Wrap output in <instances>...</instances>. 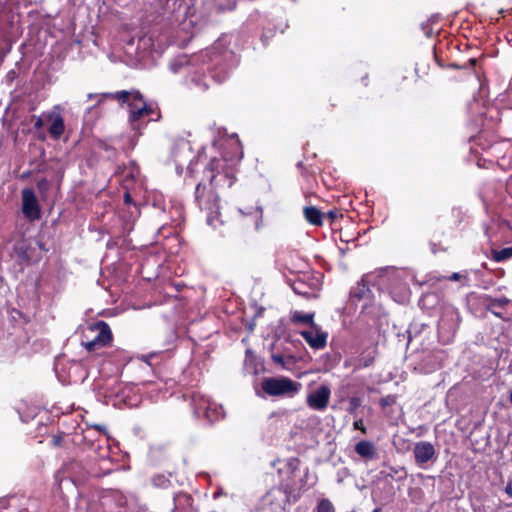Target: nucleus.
Here are the masks:
<instances>
[{
    "mask_svg": "<svg viewBox=\"0 0 512 512\" xmlns=\"http://www.w3.org/2000/svg\"><path fill=\"white\" fill-rule=\"evenodd\" d=\"M202 62V73L195 71L191 77V83L201 91L209 88L208 78L215 83H223L233 68L234 54L231 51H217L216 48L202 53L198 58Z\"/></svg>",
    "mask_w": 512,
    "mask_h": 512,
    "instance_id": "nucleus-1",
    "label": "nucleus"
},
{
    "mask_svg": "<svg viewBox=\"0 0 512 512\" xmlns=\"http://www.w3.org/2000/svg\"><path fill=\"white\" fill-rule=\"evenodd\" d=\"M305 492L304 485L296 487V483L288 478L282 479L277 487L266 492L261 499V508L267 512H286Z\"/></svg>",
    "mask_w": 512,
    "mask_h": 512,
    "instance_id": "nucleus-2",
    "label": "nucleus"
},
{
    "mask_svg": "<svg viewBox=\"0 0 512 512\" xmlns=\"http://www.w3.org/2000/svg\"><path fill=\"white\" fill-rule=\"evenodd\" d=\"M111 99L128 104L130 109L129 120L135 129L140 128L141 121L147 117H149V120H158L160 118L158 108L152 104H147L143 95L137 90L117 91L111 94Z\"/></svg>",
    "mask_w": 512,
    "mask_h": 512,
    "instance_id": "nucleus-3",
    "label": "nucleus"
},
{
    "mask_svg": "<svg viewBox=\"0 0 512 512\" xmlns=\"http://www.w3.org/2000/svg\"><path fill=\"white\" fill-rule=\"evenodd\" d=\"M194 198L197 206L207 213V224L213 228L223 224L220 218L219 196L214 189L207 188L203 181H200L195 187Z\"/></svg>",
    "mask_w": 512,
    "mask_h": 512,
    "instance_id": "nucleus-4",
    "label": "nucleus"
},
{
    "mask_svg": "<svg viewBox=\"0 0 512 512\" xmlns=\"http://www.w3.org/2000/svg\"><path fill=\"white\" fill-rule=\"evenodd\" d=\"M230 151L223 152L221 158L210 160L204 170V178L210 179L212 174H221V170H226L236 166L243 157V151L238 138H231L228 142Z\"/></svg>",
    "mask_w": 512,
    "mask_h": 512,
    "instance_id": "nucleus-5",
    "label": "nucleus"
},
{
    "mask_svg": "<svg viewBox=\"0 0 512 512\" xmlns=\"http://www.w3.org/2000/svg\"><path fill=\"white\" fill-rule=\"evenodd\" d=\"M112 339V331L109 325L104 321H98L90 325L83 333L81 344L87 351L96 352L110 345Z\"/></svg>",
    "mask_w": 512,
    "mask_h": 512,
    "instance_id": "nucleus-6",
    "label": "nucleus"
},
{
    "mask_svg": "<svg viewBox=\"0 0 512 512\" xmlns=\"http://www.w3.org/2000/svg\"><path fill=\"white\" fill-rule=\"evenodd\" d=\"M261 388L269 396L293 397L298 394L302 385L288 377H269L263 379Z\"/></svg>",
    "mask_w": 512,
    "mask_h": 512,
    "instance_id": "nucleus-7",
    "label": "nucleus"
},
{
    "mask_svg": "<svg viewBox=\"0 0 512 512\" xmlns=\"http://www.w3.org/2000/svg\"><path fill=\"white\" fill-rule=\"evenodd\" d=\"M403 271L394 268H385L379 271V285L387 284L391 293L394 291L405 292L408 290V285L403 279Z\"/></svg>",
    "mask_w": 512,
    "mask_h": 512,
    "instance_id": "nucleus-8",
    "label": "nucleus"
},
{
    "mask_svg": "<svg viewBox=\"0 0 512 512\" xmlns=\"http://www.w3.org/2000/svg\"><path fill=\"white\" fill-rule=\"evenodd\" d=\"M461 322L458 310L454 307H446L438 323L439 334H446L447 337L454 336Z\"/></svg>",
    "mask_w": 512,
    "mask_h": 512,
    "instance_id": "nucleus-9",
    "label": "nucleus"
},
{
    "mask_svg": "<svg viewBox=\"0 0 512 512\" xmlns=\"http://www.w3.org/2000/svg\"><path fill=\"white\" fill-rule=\"evenodd\" d=\"M290 286L296 294L310 299L315 297V292L319 289L320 283L318 278L304 274L302 277L295 279Z\"/></svg>",
    "mask_w": 512,
    "mask_h": 512,
    "instance_id": "nucleus-10",
    "label": "nucleus"
},
{
    "mask_svg": "<svg viewBox=\"0 0 512 512\" xmlns=\"http://www.w3.org/2000/svg\"><path fill=\"white\" fill-rule=\"evenodd\" d=\"M22 213L29 221L38 220L41 210L35 192L26 188L22 191Z\"/></svg>",
    "mask_w": 512,
    "mask_h": 512,
    "instance_id": "nucleus-11",
    "label": "nucleus"
},
{
    "mask_svg": "<svg viewBox=\"0 0 512 512\" xmlns=\"http://www.w3.org/2000/svg\"><path fill=\"white\" fill-rule=\"evenodd\" d=\"M413 455L415 463L421 468H426L428 462H435L437 460V452L434 445L427 441L417 442L413 448Z\"/></svg>",
    "mask_w": 512,
    "mask_h": 512,
    "instance_id": "nucleus-12",
    "label": "nucleus"
},
{
    "mask_svg": "<svg viewBox=\"0 0 512 512\" xmlns=\"http://www.w3.org/2000/svg\"><path fill=\"white\" fill-rule=\"evenodd\" d=\"M330 395V388L326 385H321L315 391L308 394L306 403L313 410L324 411L329 404Z\"/></svg>",
    "mask_w": 512,
    "mask_h": 512,
    "instance_id": "nucleus-13",
    "label": "nucleus"
},
{
    "mask_svg": "<svg viewBox=\"0 0 512 512\" xmlns=\"http://www.w3.org/2000/svg\"><path fill=\"white\" fill-rule=\"evenodd\" d=\"M44 117L49 124L48 132L54 140L61 138L65 131L64 118L59 112V107L56 106L53 111L44 113Z\"/></svg>",
    "mask_w": 512,
    "mask_h": 512,
    "instance_id": "nucleus-14",
    "label": "nucleus"
},
{
    "mask_svg": "<svg viewBox=\"0 0 512 512\" xmlns=\"http://www.w3.org/2000/svg\"><path fill=\"white\" fill-rule=\"evenodd\" d=\"M236 166L221 170V174H212L210 179H207L212 189L230 188L235 182Z\"/></svg>",
    "mask_w": 512,
    "mask_h": 512,
    "instance_id": "nucleus-15",
    "label": "nucleus"
},
{
    "mask_svg": "<svg viewBox=\"0 0 512 512\" xmlns=\"http://www.w3.org/2000/svg\"><path fill=\"white\" fill-rule=\"evenodd\" d=\"M302 337L313 349H323L327 343V333L319 330L316 325L301 332Z\"/></svg>",
    "mask_w": 512,
    "mask_h": 512,
    "instance_id": "nucleus-16",
    "label": "nucleus"
},
{
    "mask_svg": "<svg viewBox=\"0 0 512 512\" xmlns=\"http://www.w3.org/2000/svg\"><path fill=\"white\" fill-rule=\"evenodd\" d=\"M354 451L365 462L378 459L377 447L369 440H360L355 444Z\"/></svg>",
    "mask_w": 512,
    "mask_h": 512,
    "instance_id": "nucleus-17",
    "label": "nucleus"
},
{
    "mask_svg": "<svg viewBox=\"0 0 512 512\" xmlns=\"http://www.w3.org/2000/svg\"><path fill=\"white\" fill-rule=\"evenodd\" d=\"M172 512H198L193 505V498L187 493H179L174 497Z\"/></svg>",
    "mask_w": 512,
    "mask_h": 512,
    "instance_id": "nucleus-18",
    "label": "nucleus"
},
{
    "mask_svg": "<svg viewBox=\"0 0 512 512\" xmlns=\"http://www.w3.org/2000/svg\"><path fill=\"white\" fill-rule=\"evenodd\" d=\"M190 398L194 415L197 418H201L202 413L207 409L212 401L198 391L192 392Z\"/></svg>",
    "mask_w": 512,
    "mask_h": 512,
    "instance_id": "nucleus-19",
    "label": "nucleus"
},
{
    "mask_svg": "<svg viewBox=\"0 0 512 512\" xmlns=\"http://www.w3.org/2000/svg\"><path fill=\"white\" fill-rule=\"evenodd\" d=\"M33 251L34 250L30 243L25 239L17 241L14 245L15 254L20 260L24 262H30L32 260Z\"/></svg>",
    "mask_w": 512,
    "mask_h": 512,
    "instance_id": "nucleus-20",
    "label": "nucleus"
},
{
    "mask_svg": "<svg viewBox=\"0 0 512 512\" xmlns=\"http://www.w3.org/2000/svg\"><path fill=\"white\" fill-rule=\"evenodd\" d=\"M350 295L357 300L369 299L371 297V290L368 287L366 278H362V280L351 289Z\"/></svg>",
    "mask_w": 512,
    "mask_h": 512,
    "instance_id": "nucleus-21",
    "label": "nucleus"
},
{
    "mask_svg": "<svg viewBox=\"0 0 512 512\" xmlns=\"http://www.w3.org/2000/svg\"><path fill=\"white\" fill-rule=\"evenodd\" d=\"M107 434L106 428L103 426L95 425L87 427L83 431V439L93 445V442L98 439V437H105Z\"/></svg>",
    "mask_w": 512,
    "mask_h": 512,
    "instance_id": "nucleus-22",
    "label": "nucleus"
},
{
    "mask_svg": "<svg viewBox=\"0 0 512 512\" xmlns=\"http://www.w3.org/2000/svg\"><path fill=\"white\" fill-rule=\"evenodd\" d=\"M222 417L223 408L214 402H211L207 409H205V411L201 415V418L207 420L210 423L218 421Z\"/></svg>",
    "mask_w": 512,
    "mask_h": 512,
    "instance_id": "nucleus-23",
    "label": "nucleus"
},
{
    "mask_svg": "<svg viewBox=\"0 0 512 512\" xmlns=\"http://www.w3.org/2000/svg\"><path fill=\"white\" fill-rule=\"evenodd\" d=\"M162 6L164 12L169 14L180 13L183 6L186 5L185 0H157Z\"/></svg>",
    "mask_w": 512,
    "mask_h": 512,
    "instance_id": "nucleus-24",
    "label": "nucleus"
},
{
    "mask_svg": "<svg viewBox=\"0 0 512 512\" xmlns=\"http://www.w3.org/2000/svg\"><path fill=\"white\" fill-rule=\"evenodd\" d=\"M305 219L312 225L320 226L322 225L323 215L319 209L316 207L310 206L305 207L303 210Z\"/></svg>",
    "mask_w": 512,
    "mask_h": 512,
    "instance_id": "nucleus-25",
    "label": "nucleus"
},
{
    "mask_svg": "<svg viewBox=\"0 0 512 512\" xmlns=\"http://www.w3.org/2000/svg\"><path fill=\"white\" fill-rule=\"evenodd\" d=\"M375 359V350L364 351L355 361V370L369 367Z\"/></svg>",
    "mask_w": 512,
    "mask_h": 512,
    "instance_id": "nucleus-26",
    "label": "nucleus"
},
{
    "mask_svg": "<svg viewBox=\"0 0 512 512\" xmlns=\"http://www.w3.org/2000/svg\"><path fill=\"white\" fill-rule=\"evenodd\" d=\"M294 255L290 253L288 257H285L284 264L285 267L292 273L300 272L301 270L307 267V263L303 261L301 258H297V263H293Z\"/></svg>",
    "mask_w": 512,
    "mask_h": 512,
    "instance_id": "nucleus-27",
    "label": "nucleus"
},
{
    "mask_svg": "<svg viewBox=\"0 0 512 512\" xmlns=\"http://www.w3.org/2000/svg\"><path fill=\"white\" fill-rule=\"evenodd\" d=\"M300 460L298 458L292 457L287 459L285 463V471L288 474L287 478L292 479L295 483V473L299 470Z\"/></svg>",
    "mask_w": 512,
    "mask_h": 512,
    "instance_id": "nucleus-28",
    "label": "nucleus"
},
{
    "mask_svg": "<svg viewBox=\"0 0 512 512\" xmlns=\"http://www.w3.org/2000/svg\"><path fill=\"white\" fill-rule=\"evenodd\" d=\"M313 317H314V314L295 311L291 316V320L293 323H296V324H298V323L310 324L311 327H313V326H315V324L313 322Z\"/></svg>",
    "mask_w": 512,
    "mask_h": 512,
    "instance_id": "nucleus-29",
    "label": "nucleus"
},
{
    "mask_svg": "<svg viewBox=\"0 0 512 512\" xmlns=\"http://www.w3.org/2000/svg\"><path fill=\"white\" fill-rule=\"evenodd\" d=\"M313 512H336V509L329 499L322 498L317 502Z\"/></svg>",
    "mask_w": 512,
    "mask_h": 512,
    "instance_id": "nucleus-30",
    "label": "nucleus"
},
{
    "mask_svg": "<svg viewBox=\"0 0 512 512\" xmlns=\"http://www.w3.org/2000/svg\"><path fill=\"white\" fill-rule=\"evenodd\" d=\"M152 484L158 488H167L170 485V479L164 474H156L151 479Z\"/></svg>",
    "mask_w": 512,
    "mask_h": 512,
    "instance_id": "nucleus-31",
    "label": "nucleus"
},
{
    "mask_svg": "<svg viewBox=\"0 0 512 512\" xmlns=\"http://www.w3.org/2000/svg\"><path fill=\"white\" fill-rule=\"evenodd\" d=\"M271 358L275 364L281 366L282 368H286L287 364L292 362L291 357L288 358L289 361H286L285 356L279 353H272Z\"/></svg>",
    "mask_w": 512,
    "mask_h": 512,
    "instance_id": "nucleus-32",
    "label": "nucleus"
},
{
    "mask_svg": "<svg viewBox=\"0 0 512 512\" xmlns=\"http://www.w3.org/2000/svg\"><path fill=\"white\" fill-rule=\"evenodd\" d=\"M187 63V57L186 56H179L177 58H175L171 64H170V68L173 72L177 73L180 68Z\"/></svg>",
    "mask_w": 512,
    "mask_h": 512,
    "instance_id": "nucleus-33",
    "label": "nucleus"
},
{
    "mask_svg": "<svg viewBox=\"0 0 512 512\" xmlns=\"http://www.w3.org/2000/svg\"><path fill=\"white\" fill-rule=\"evenodd\" d=\"M435 23V20L428 19L425 22L421 24V30L427 37H431L434 33L433 24Z\"/></svg>",
    "mask_w": 512,
    "mask_h": 512,
    "instance_id": "nucleus-34",
    "label": "nucleus"
},
{
    "mask_svg": "<svg viewBox=\"0 0 512 512\" xmlns=\"http://www.w3.org/2000/svg\"><path fill=\"white\" fill-rule=\"evenodd\" d=\"M512 256V248H504L498 252H495L494 259L498 262L504 261Z\"/></svg>",
    "mask_w": 512,
    "mask_h": 512,
    "instance_id": "nucleus-35",
    "label": "nucleus"
},
{
    "mask_svg": "<svg viewBox=\"0 0 512 512\" xmlns=\"http://www.w3.org/2000/svg\"><path fill=\"white\" fill-rule=\"evenodd\" d=\"M508 299L506 298H499V299H493L491 302H490V307L491 308H502L504 307L505 305L508 304Z\"/></svg>",
    "mask_w": 512,
    "mask_h": 512,
    "instance_id": "nucleus-36",
    "label": "nucleus"
},
{
    "mask_svg": "<svg viewBox=\"0 0 512 512\" xmlns=\"http://www.w3.org/2000/svg\"><path fill=\"white\" fill-rule=\"evenodd\" d=\"M361 402H360V399L357 398V397H353L350 399L349 401V412L350 413H353L359 406H360Z\"/></svg>",
    "mask_w": 512,
    "mask_h": 512,
    "instance_id": "nucleus-37",
    "label": "nucleus"
},
{
    "mask_svg": "<svg viewBox=\"0 0 512 512\" xmlns=\"http://www.w3.org/2000/svg\"><path fill=\"white\" fill-rule=\"evenodd\" d=\"M353 427L355 430L361 431L363 434L367 433L366 427L364 426V422L362 418H359L354 421Z\"/></svg>",
    "mask_w": 512,
    "mask_h": 512,
    "instance_id": "nucleus-38",
    "label": "nucleus"
},
{
    "mask_svg": "<svg viewBox=\"0 0 512 512\" xmlns=\"http://www.w3.org/2000/svg\"><path fill=\"white\" fill-rule=\"evenodd\" d=\"M33 118L35 119L34 127L37 130L43 128V126L47 123L44 114L40 117L33 116Z\"/></svg>",
    "mask_w": 512,
    "mask_h": 512,
    "instance_id": "nucleus-39",
    "label": "nucleus"
},
{
    "mask_svg": "<svg viewBox=\"0 0 512 512\" xmlns=\"http://www.w3.org/2000/svg\"><path fill=\"white\" fill-rule=\"evenodd\" d=\"M308 477H309V470L306 469L305 474L299 480V485L296 484V487H301L302 485H304L305 492H306L309 489V487L307 486Z\"/></svg>",
    "mask_w": 512,
    "mask_h": 512,
    "instance_id": "nucleus-40",
    "label": "nucleus"
},
{
    "mask_svg": "<svg viewBox=\"0 0 512 512\" xmlns=\"http://www.w3.org/2000/svg\"><path fill=\"white\" fill-rule=\"evenodd\" d=\"M111 94L112 93L99 95V94H92V93H90V94H88V99L91 100V99H93L95 97V98H98V103H100L103 98H106V97L111 98Z\"/></svg>",
    "mask_w": 512,
    "mask_h": 512,
    "instance_id": "nucleus-41",
    "label": "nucleus"
},
{
    "mask_svg": "<svg viewBox=\"0 0 512 512\" xmlns=\"http://www.w3.org/2000/svg\"><path fill=\"white\" fill-rule=\"evenodd\" d=\"M505 492L507 493L508 496L512 497V478L509 479V481L505 487Z\"/></svg>",
    "mask_w": 512,
    "mask_h": 512,
    "instance_id": "nucleus-42",
    "label": "nucleus"
},
{
    "mask_svg": "<svg viewBox=\"0 0 512 512\" xmlns=\"http://www.w3.org/2000/svg\"><path fill=\"white\" fill-rule=\"evenodd\" d=\"M61 441H62V437L61 436H54L53 439H52V442H53L54 446H59Z\"/></svg>",
    "mask_w": 512,
    "mask_h": 512,
    "instance_id": "nucleus-43",
    "label": "nucleus"
},
{
    "mask_svg": "<svg viewBox=\"0 0 512 512\" xmlns=\"http://www.w3.org/2000/svg\"><path fill=\"white\" fill-rule=\"evenodd\" d=\"M459 277H460V275H459L458 273H453V274L451 275L450 279H451V280L456 281V280H458V279H459Z\"/></svg>",
    "mask_w": 512,
    "mask_h": 512,
    "instance_id": "nucleus-44",
    "label": "nucleus"
},
{
    "mask_svg": "<svg viewBox=\"0 0 512 512\" xmlns=\"http://www.w3.org/2000/svg\"><path fill=\"white\" fill-rule=\"evenodd\" d=\"M125 202L126 203H130L131 202V196L128 193L125 194Z\"/></svg>",
    "mask_w": 512,
    "mask_h": 512,
    "instance_id": "nucleus-45",
    "label": "nucleus"
},
{
    "mask_svg": "<svg viewBox=\"0 0 512 512\" xmlns=\"http://www.w3.org/2000/svg\"><path fill=\"white\" fill-rule=\"evenodd\" d=\"M328 216H329L331 219H333V218H335V217H336V212L330 211V212L328 213Z\"/></svg>",
    "mask_w": 512,
    "mask_h": 512,
    "instance_id": "nucleus-46",
    "label": "nucleus"
},
{
    "mask_svg": "<svg viewBox=\"0 0 512 512\" xmlns=\"http://www.w3.org/2000/svg\"><path fill=\"white\" fill-rule=\"evenodd\" d=\"M372 512H382V509L380 507H376Z\"/></svg>",
    "mask_w": 512,
    "mask_h": 512,
    "instance_id": "nucleus-47",
    "label": "nucleus"
},
{
    "mask_svg": "<svg viewBox=\"0 0 512 512\" xmlns=\"http://www.w3.org/2000/svg\"><path fill=\"white\" fill-rule=\"evenodd\" d=\"M470 62L472 65H475L476 64V59H470Z\"/></svg>",
    "mask_w": 512,
    "mask_h": 512,
    "instance_id": "nucleus-48",
    "label": "nucleus"
},
{
    "mask_svg": "<svg viewBox=\"0 0 512 512\" xmlns=\"http://www.w3.org/2000/svg\"><path fill=\"white\" fill-rule=\"evenodd\" d=\"M509 400H510V403L512 404V390L510 391Z\"/></svg>",
    "mask_w": 512,
    "mask_h": 512,
    "instance_id": "nucleus-49",
    "label": "nucleus"
},
{
    "mask_svg": "<svg viewBox=\"0 0 512 512\" xmlns=\"http://www.w3.org/2000/svg\"><path fill=\"white\" fill-rule=\"evenodd\" d=\"M235 4L231 5L228 9H233Z\"/></svg>",
    "mask_w": 512,
    "mask_h": 512,
    "instance_id": "nucleus-50",
    "label": "nucleus"
},
{
    "mask_svg": "<svg viewBox=\"0 0 512 512\" xmlns=\"http://www.w3.org/2000/svg\"><path fill=\"white\" fill-rule=\"evenodd\" d=\"M188 173H191V167L188 166Z\"/></svg>",
    "mask_w": 512,
    "mask_h": 512,
    "instance_id": "nucleus-51",
    "label": "nucleus"
}]
</instances>
